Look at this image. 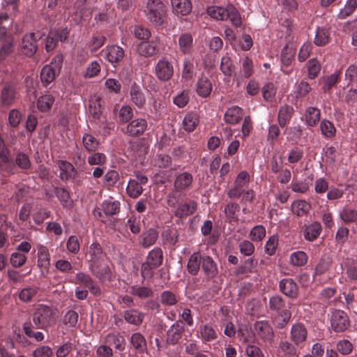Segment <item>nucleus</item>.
<instances>
[{"label": "nucleus", "mask_w": 357, "mask_h": 357, "mask_svg": "<svg viewBox=\"0 0 357 357\" xmlns=\"http://www.w3.org/2000/svg\"><path fill=\"white\" fill-rule=\"evenodd\" d=\"M52 354L50 347L43 345L36 349L33 352V357H50Z\"/></svg>", "instance_id": "obj_64"}, {"label": "nucleus", "mask_w": 357, "mask_h": 357, "mask_svg": "<svg viewBox=\"0 0 357 357\" xmlns=\"http://www.w3.org/2000/svg\"><path fill=\"white\" fill-rule=\"evenodd\" d=\"M296 48L293 44H287L282 50L281 61L285 66H289L294 60Z\"/></svg>", "instance_id": "obj_28"}, {"label": "nucleus", "mask_w": 357, "mask_h": 357, "mask_svg": "<svg viewBox=\"0 0 357 357\" xmlns=\"http://www.w3.org/2000/svg\"><path fill=\"white\" fill-rule=\"evenodd\" d=\"M220 68L222 73L226 75H231L234 72V66L228 56L222 58Z\"/></svg>", "instance_id": "obj_59"}, {"label": "nucleus", "mask_w": 357, "mask_h": 357, "mask_svg": "<svg viewBox=\"0 0 357 357\" xmlns=\"http://www.w3.org/2000/svg\"><path fill=\"white\" fill-rule=\"evenodd\" d=\"M158 50V42L157 40H151V43L142 42L137 46V52L144 56H150L155 54Z\"/></svg>", "instance_id": "obj_16"}, {"label": "nucleus", "mask_w": 357, "mask_h": 357, "mask_svg": "<svg viewBox=\"0 0 357 357\" xmlns=\"http://www.w3.org/2000/svg\"><path fill=\"white\" fill-rule=\"evenodd\" d=\"M147 181L144 176H137V179L130 180L126 188L128 194L134 198L139 197L142 192V185L146 183Z\"/></svg>", "instance_id": "obj_8"}, {"label": "nucleus", "mask_w": 357, "mask_h": 357, "mask_svg": "<svg viewBox=\"0 0 357 357\" xmlns=\"http://www.w3.org/2000/svg\"><path fill=\"white\" fill-rule=\"evenodd\" d=\"M321 231V224L319 222H314L305 227L304 237L309 241H313L320 235Z\"/></svg>", "instance_id": "obj_18"}, {"label": "nucleus", "mask_w": 357, "mask_h": 357, "mask_svg": "<svg viewBox=\"0 0 357 357\" xmlns=\"http://www.w3.org/2000/svg\"><path fill=\"white\" fill-rule=\"evenodd\" d=\"M321 70V65L319 62L315 59H312L307 63L308 77L310 79L315 78L319 73Z\"/></svg>", "instance_id": "obj_51"}, {"label": "nucleus", "mask_w": 357, "mask_h": 357, "mask_svg": "<svg viewBox=\"0 0 357 357\" xmlns=\"http://www.w3.org/2000/svg\"><path fill=\"white\" fill-rule=\"evenodd\" d=\"M89 112L95 118H99L102 114V104L100 98L96 95L93 96L89 100Z\"/></svg>", "instance_id": "obj_33"}, {"label": "nucleus", "mask_w": 357, "mask_h": 357, "mask_svg": "<svg viewBox=\"0 0 357 357\" xmlns=\"http://www.w3.org/2000/svg\"><path fill=\"white\" fill-rule=\"evenodd\" d=\"M306 337L307 331L302 324H297L292 326L291 338L296 344L303 342L306 340Z\"/></svg>", "instance_id": "obj_17"}, {"label": "nucleus", "mask_w": 357, "mask_h": 357, "mask_svg": "<svg viewBox=\"0 0 357 357\" xmlns=\"http://www.w3.org/2000/svg\"><path fill=\"white\" fill-rule=\"evenodd\" d=\"M291 316L289 310H284L275 317L274 322L279 328H282L289 321Z\"/></svg>", "instance_id": "obj_57"}, {"label": "nucleus", "mask_w": 357, "mask_h": 357, "mask_svg": "<svg viewBox=\"0 0 357 357\" xmlns=\"http://www.w3.org/2000/svg\"><path fill=\"white\" fill-rule=\"evenodd\" d=\"M147 122L144 119L132 120L127 126V132L132 136H138L146 130Z\"/></svg>", "instance_id": "obj_13"}, {"label": "nucleus", "mask_w": 357, "mask_h": 357, "mask_svg": "<svg viewBox=\"0 0 357 357\" xmlns=\"http://www.w3.org/2000/svg\"><path fill=\"white\" fill-rule=\"evenodd\" d=\"M356 8L357 0H347L344 8L340 10L338 17L340 19L346 18L353 13Z\"/></svg>", "instance_id": "obj_43"}, {"label": "nucleus", "mask_w": 357, "mask_h": 357, "mask_svg": "<svg viewBox=\"0 0 357 357\" xmlns=\"http://www.w3.org/2000/svg\"><path fill=\"white\" fill-rule=\"evenodd\" d=\"M310 204L303 200H296L291 204L292 212L298 216L306 215L310 211Z\"/></svg>", "instance_id": "obj_27"}, {"label": "nucleus", "mask_w": 357, "mask_h": 357, "mask_svg": "<svg viewBox=\"0 0 357 357\" xmlns=\"http://www.w3.org/2000/svg\"><path fill=\"white\" fill-rule=\"evenodd\" d=\"M130 343L138 353H143L146 349L145 338L139 333L132 334L130 337Z\"/></svg>", "instance_id": "obj_30"}, {"label": "nucleus", "mask_w": 357, "mask_h": 357, "mask_svg": "<svg viewBox=\"0 0 357 357\" xmlns=\"http://www.w3.org/2000/svg\"><path fill=\"white\" fill-rule=\"evenodd\" d=\"M21 50L22 53L28 56H33L36 53L37 45L34 33H31L23 37Z\"/></svg>", "instance_id": "obj_11"}, {"label": "nucleus", "mask_w": 357, "mask_h": 357, "mask_svg": "<svg viewBox=\"0 0 357 357\" xmlns=\"http://www.w3.org/2000/svg\"><path fill=\"white\" fill-rule=\"evenodd\" d=\"M331 327L336 332H343L349 326V320L347 314L341 310H334L331 319Z\"/></svg>", "instance_id": "obj_4"}, {"label": "nucleus", "mask_w": 357, "mask_h": 357, "mask_svg": "<svg viewBox=\"0 0 357 357\" xmlns=\"http://www.w3.org/2000/svg\"><path fill=\"white\" fill-rule=\"evenodd\" d=\"M162 253L160 248L152 250L146 259V264H149L152 267H157L162 264Z\"/></svg>", "instance_id": "obj_34"}, {"label": "nucleus", "mask_w": 357, "mask_h": 357, "mask_svg": "<svg viewBox=\"0 0 357 357\" xmlns=\"http://www.w3.org/2000/svg\"><path fill=\"white\" fill-rule=\"evenodd\" d=\"M54 99L52 96L46 94L40 96L38 100V107L41 112L48 111L52 106Z\"/></svg>", "instance_id": "obj_45"}, {"label": "nucleus", "mask_w": 357, "mask_h": 357, "mask_svg": "<svg viewBox=\"0 0 357 357\" xmlns=\"http://www.w3.org/2000/svg\"><path fill=\"white\" fill-rule=\"evenodd\" d=\"M59 317L56 308L47 305H39L33 314V321L38 328L46 329L53 326Z\"/></svg>", "instance_id": "obj_1"}, {"label": "nucleus", "mask_w": 357, "mask_h": 357, "mask_svg": "<svg viewBox=\"0 0 357 357\" xmlns=\"http://www.w3.org/2000/svg\"><path fill=\"white\" fill-rule=\"evenodd\" d=\"M62 59L61 56L55 57L50 64L43 67L40 73V78L42 82L48 84L51 83L59 73L61 68Z\"/></svg>", "instance_id": "obj_3"}, {"label": "nucleus", "mask_w": 357, "mask_h": 357, "mask_svg": "<svg viewBox=\"0 0 357 357\" xmlns=\"http://www.w3.org/2000/svg\"><path fill=\"white\" fill-rule=\"evenodd\" d=\"M337 349L342 355H348L353 350V344L347 340H342L337 343Z\"/></svg>", "instance_id": "obj_61"}, {"label": "nucleus", "mask_w": 357, "mask_h": 357, "mask_svg": "<svg viewBox=\"0 0 357 357\" xmlns=\"http://www.w3.org/2000/svg\"><path fill=\"white\" fill-rule=\"evenodd\" d=\"M340 218L346 223L355 222L357 220V210L344 208L340 211Z\"/></svg>", "instance_id": "obj_44"}, {"label": "nucleus", "mask_w": 357, "mask_h": 357, "mask_svg": "<svg viewBox=\"0 0 357 357\" xmlns=\"http://www.w3.org/2000/svg\"><path fill=\"white\" fill-rule=\"evenodd\" d=\"M172 13L178 16H187L190 14L192 5L190 0H171Z\"/></svg>", "instance_id": "obj_5"}, {"label": "nucleus", "mask_w": 357, "mask_h": 357, "mask_svg": "<svg viewBox=\"0 0 357 357\" xmlns=\"http://www.w3.org/2000/svg\"><path fill=\"white\" fill-rule=\"evenodd\" d=\"M125 319L132 324L139 325L142 322V316L135 310H128L124 314Z\"/></svg>", "instance_id": "obj_53"}, {"label": "nucleus", "mask_w": 357, "mask_h": 357, "mask_svg": "<svg viewBox=\"0 0 357 357\" xmlns=\"http://www.w3.org/2000/svg\"><path fill=\"white\" fill-rule=\"evenodd\" d=\"M179 50L183 54L190 52L193 46V38L190 33H183L181 34L178 39Z\"/></svg>", "instance_id": "obj_20"}, {"label": "nucleus", "mask_w": 357, "mask_h": 357, "mask_svg": "<svg viewBox=\"0 0 357 357\" xmlns=\"http://www.w3.org/2000/svg\"><path fill=\"white\" fill-rule=\"evenodd\" d=\"M26 261V257L19 252H13L10 257V262L13 267H20L23 266Z\"/></svg>", "instance_id": "obj_62"}, {"label": "nucleus", "mask_w": 357, "mask_h": 357, "mask_svg": "<svg viewBox=\"0 0 357 357\" xmlns=\"http://www.w3.org/2000/svg\"><path fill=\"white\" fill-rule=\"evenodd\" d=\"M201 255L199 252L193 253L188 263V271L192 275H196L200 267Z\"/></svg>", "instance_id": "obj_36"}, {"label": "nucleus", "mask_w": 357, "mask_h": 357, "mask_svg": "<svg viewBox=\"0 0 357 357\" xmlns=\"http://www.w3.org/2000/svg\"><path fill=\"white\" fill-rule=\"evenodd\" d=\"M78 314L73 310L68 311L63 319V323L67 327H75L78 321Z\"/></svg>", "instance_id": "obj_54"}, {"label": "nucleus", "mask_w": 357, "mask_h": 357, "mask_svg": "<svg viewBox=\"0 0 357 357\" xmlns=\"http://www.w3.org/2000/svg\"><path fill=\"white\" fill-rule=\"evenodd\" d=\"M75 282L85 288H94L93 282L91 277L84 273H78L76 274Z\"/></svg>", "instance_id": "obj_46"}, {"label": "nucleus", "mask_w": 357, "mask_h": 357, "mask_svg": "<svg viewBox=\"0 0 357 357\" xmlns=\"http://www.w3.org/2000/svg\"><path fill=\"white\" fill-rule=\"evenodd\" d=\"M15 98V91L13 86L6 85L1 93V100L3 105H10Z\"/></svg>", "instance_id": "obj_32"}, {"label": "nucleus", "mask_w": 357, "mask_h": 357, "mask_svg": "<svg viewBox=\"0 0 357 357\" xmlns=\"http://www.w3.org/2000/svg\"><path fill=\"white\" fill-rule=\"evenodd\" d=\"M202 269L209 278L214 277L218 273L216 264L210 257H204L202 259Z\"/></svg>", "instance_id": "obj_29"}, {"label": "nucleus", "mask_w": 357, "mask_h": 357, "mask_svg": "<svg viewBox=\"0 0 357 357\" xmlns=\"http://www.w3.org/2000/svg\"><path fill=\"white\" fill-rule=\"evenodd\" d=\"M106 343L114 345L115 348L122 351L125 347V339L119 334H109L105 337Z\"/></svg>", "instance_id": "obj_37"}, {"label": "nucleus", "mask_w": 357, "mask_h": 357, "mask_svg": "<svg viewBox=\"0 0 357 357\" xmlns=\"http://www.w3.org/2000/svg\"><path fill=\"white\" fill-rule=\"evenodd\" d=\"M145 12L151 22L155 25H160L163 22L166 9L165 5L160 0H149Z\"/></svg>", "instance_id": "obj_2"}, {"label": "nucleus", "mask_w": 357, "mask_h": 357, "mask_svg": "<svg viewBox=\"0 0 357 357\" xmlns=\"http://www.w3.org/2000/svg\"><path fill=\"white\" fill-rule=\"evenodd\" d=\"M197 208V204L194 201H188L180 204L176 211V215L183 218L192 214Z\"/></svg>", "instance_id": "obj_26"}, {"label": "nucleus", "mask_w": 357, "mask_h": 357, "mask_svg": "<svg viewBox=\"0 0 357 357\" xmlns=\"http://www.w3.org/2000/svg\"><path fill=\"white\" fill-rule=\"evenodd\" d=\"M38 249V266L43 275L49 272L50 266V255L48 249L42 245L37 246Z\"/></svg>", "instance_id": "obj_6"}, {"label": "nucleus", "mask_w": 357, "mask_h": 357, "mask_svg": "<svg viewBox=\"0 0 357 357\" xmlns=\"http://www.w3.org/2000/svg\"><path fill=\"white\" fill-rule=\"evenodd\" d=\"M229 19L230 22L235 26H240L242 23L241 17L238 10L232 6L229 5L227 7V19Z\"/></svg>", "instance_id": "obj_42"}, {"label": "nucleus", "mask_w": 357, "mask_h": 357, "mask_svg": "<svg viewBox=\"0 0 357 357\" xmlns=\"http://www.w3.org/2000/svg\"><path fill=\"white\" fill-rule=\"evenodd\" d=\"M279 351L285 356H294L296 355L295 347L288 341H281L279 344Z\"/></svg>", "instance_id": "obj_60"}, {"label": "nucleus", "mask_w": 357, "mask_h": 357, "mask_svg": "<svg viewBox=\"0 0 357 357\" xmlns=\"http://www.w3.org/2000/svg\"><path fill=\"white\" fill-rule=\"evenodd\" d=\"M87 257L91 264L100 263L103 261V254L99 244L92 243L89 248Z\"/></svg>", "instance_id": "obj_22"}, {"label": "nucleus", "mask_w": 357, "mask_h": 357, "mask_svg": "<svg viewBox=\"0 0 357 357\" xmlns=\"http://www.w3.org/2000/svg\"><path fill=\"white\" fill-rule=\"evenodd\" d=\"M254 67L252 61L248 57H245L241 60V73L245 78L250 77L253 73Z\"/></svg>", "instance_id": "obj_49"}, {"label": "nucleus", "mask_w": 357, "mask_h": 357, "mask_svg": "<svg viewBox=\"0 0 357 357\" xmlns=\"http://www.w3.org/2000/svg\"><path fill=\"white\" fill-rule=\"evenodd\" d=\"M292 108L287 105L281 107L278 113V123L280 126L284 127L289 122L292 114Z\"/></svg>", "instance_id": "obj_39"}, {"label": "nucleus", "mask_w": 357, "mask_h": 357, "mask_svg": "<svg viewBox=\"0 0 357 357\" xmlns=\"http://www.w3.org/2000/svg\"><path fill=\"white\" fill-rule=\"evenodd\" d=\"M107 158L101 153H96L91 155L88 158V162L91 165H103L106 163Z\"/></svg>", "instance_id": "obj_63"}, {"label": "nucleus", "mask_w": 357, "mask_h": 357, "mask_svg": "<svg viewBox=\"0 0 357 357\" xmlns=\"http://www.w3.org/2000/svg\"><path fill=\"white\" fill-rule=\"evenodd\" d=\"M102 207L105 214L114 215L119 210V203L115 201H105L103 202Z\"/></svg>", "instance_id": "obj_56"}, {"label": "nucleus", "mask_w": 357, "mask_h": 357, "mask_svg": "<svg viewBox=\"0 0 357 357\" xmlns=\"http://www.w3.org/2000/svg\"><path fill=\"white\" fill-rule=\"evenodd\" d=\"M158 237V232L153 229H150L148 231H145L142 234L143 241L142 245L144 247H149L153 245Z\"/></svg>", "instance_id": "obj_47"}, {"label": "nucleus", "mask_w": 357, "mask_h": 357, "mask_svg": "<svg viewBox=\"0 0 357 357\" xmlns=\"http://www.w3.org/2000/svg\"><path fill=\"white\" fill-rule=\"evenodd\" d=\"M206 13L211 17L216 20H225L227 19V8L211 6L207 8Z\"/></svg>", "instance_id": "obj_31"}, {"label": "nucleus", "mask_w": 357, "mask_h": 357, "mask_svg": "<svg viewBox=\"0 0 357 357\" xmlns=\"http://www.w3.org/2000/svg\"><path fill=\"white\" fill-rule=\"evenodd\" d=\"M89 268L100 280H106L110 278L111 269L104 260L100 263L91 264Z\"/></svg>", "instance_id": "obj_9"}, {"label": "nucleus", "mask_w": 357, "mask_h": 357, "mask_svg": "<svg viewBox=\"0 0 357 357\" xmlns=\"http://www.w3.org/2000/svg\"><path fill=\"white\" fill-rule=\"evenodd\" d=\"M320 130L321 134L327 138H332L335 137L336 129L334 125L328 120H323L320 124Z\"/></svg>", "instance_id": "obj_40"}, {"label": "nucleus", "mask_w": 357, "mask_h": 357, "mask_svg": "<svg viewBox=\"0 0 357 357\" xmlns=\"http://www.w3.org/2000/svg\"><path fill=\"white\" fill-rule=\"evenodd\" d=\"M320 110L316 107H309L305 114V121L308 126L313 127L320 120Z\"/></svg>", "instance_id": "obj_24"}, {"label": "nucleus", "mask_w": 357, "mask_h": 357, "mask_svg": "<svg viewBox=\"0 0 357 357\" xmlns=\"http://www.w3.org/2000/svg\"><path fill=\"white\" fill-rule=\"evenodd\" d=\"M255 329L259 336L264 341L271 342L273 340L274 333L271 326L265 321H257Z\"/></svg>", "instance_id": "obj_12"}, {"label": "nucleus", "mask_w": 357, "mask_h": 357, "mask_svg": "<svg viewBox=\"0 0 357 357\" xmlns=\"http://www.w3.org/2000/svg\"><path fill=\"white\" fill-rule=\"evenodd\" d=\"M130 100L138 107H142L146 103V97L142 89L134 84L130 89Z\"/></svg>", "instance_id": "obj_19"}, {"label": "nucleus", "mask_w": 357, "mask_h": 357, "mask_svg": "<svg viewBox=\"0 0 357 357\" xmlns=\"http://www.w3.org/2000/svg\"><path fill=\"white\" fill-rule=\"evenodd\" d=\"M184 331V324L182 321H177L167 331V341L174 344L181 339Z\"/></svg>", "instance_id": "obj_10"}, {"label": "nucleus", "mask_w": 357, "mask_h": 357, "mask_svg": "<svg viewBox=\"0 0 357 357\" xmlns=\"http://www.w3.org/2000/svg\"><path fill=\"white\" fill-rule=\"evenodd\" d=\"M117 107L118 105H116L114 107V112L116 114L120 122H128L133 116V111L130 105H123L119 109H118Z\"/></svg>", "instance_id": "obj_25"}, {"label": "nucleus", "mask_w": 357, "mask_h": 357, "mask_svg": "<svg viewBox=\"0 0 357 357\" xmlns=\"http://www.w3.org/2000/svg\"><path fill=\"white\" fill-rule=\"evenodd\" d=\"M199 123V118L197 114H188L183 121V128L186 131L191 132L195 130Z\"/></svg>", "instance_id": "obj_35"}, {"label": "nucleus", "mask_w": 357, "mask_h": 357, "mask_svg": "<svg viewBox=\"0 0 357 357\" xmlns=\"http://www.w3.org/2000/svg\"><path fill=\"white\" fill-rule=\"evenodd\" d=\"M329 37L330 34L327 29L318 28L314 38V43L318 46L324 45L328 43Z\"/></svg>", "instance_id": "obj_41"}, {"label": "nucleus", "mask_w": 357, "mask_h": 357, "mask_svg": "<svg viewBox=\"0 0 357 357\" xmlns=\"http://www.w3.org/2000/svg\"><path fill=\"white\" fill-rule=\"evenodd\" d=\"M243 112L241 108L234 106L227 109L225 114V121L229 124H236L243 118Z\"/></svg>", "instance_id": "obj_15"}, {"label": "nucleus", "mask_w": 357, "mask_h": 357, "mask_svg": "<svg viewBox=\"0 0 357 357\" xmlns=\"http://www.w3.org/2000/svg\"><path fill=\"white\" fill-rule=\"evenodd\" d=\"M173 73V66L167 60L161 59L155 66L156 76L162 81L169 80L172 77Z\"/></svg>", "instance_id": "obj_7"}, {"label": "nucleus", "mask_w": 357, "mask_h": 357, "mask_svg": "<svg viewBox=\"0 0 357 357\" xmlns=\"http://www.w3.org/2000/svg\"><path fill=\"white\" fill-rule=\"evenodd\" d=\"M201 337L205 341H211L216 338V333L212 327L204 325L200 327Z\"/></svg>", "instance_id": "obj_55"}, {"label": "nucleus", "mask_w": 357, "mask_h": 357, "mask_svg": "<svg viewBox=\"0 0 357 357\" xmlns=\"http://www.w3.org/2000/svg\"><path fill=\"white\" fill-rule=\"evenodd\" d=\"M59 168L61 170L60 178L62 180H67L75 176V169L73 165L67 162L61 161L59 162Z\"/></svg>", "instance_id": "obj_38"}, {"label": "nucleus", "mask_w": 357, "mask_h": 357, "mask_svg": "<svg viewBox=\"0 0 357 357\" xmlns=\"http://www.w3.org/2000/svg\"><path fill=\"white\" fill-rule=\"evenodd\" d=\"M197 93L202 97L208 96L212 91V84L208 77H201L197 83Z\"/></svg>", "instance_id": "obj_21"}, {"label": "nucleus", "mask_w": 357, "mask_h": 357, "mask_svg": "<svg viewBox=\"0 0 357 357\" xmlns=\"http://www.w3.org/2000/svg\"><path fill=\"white\" fill-rule=\"evenodd\" d=\"M106 56L109 62L113 66L119 63L124 56L123 50L117 45H112L106 50Z\"/></svg>", "instance_id": "obj_14"}, {"label": "nucleus", "mask_w": 357, "mask_h": 357, "mask_svg": "<svg viewBox=\"0 0 357 357\" xmlns=\"http://www.w3.org/2000/svg\"><path fill=\"white\" fill-rule=\"evenodd\" d=\"M262 94L264 99L266 101H272L276 93V89L273 84L267 83L262 88Z\"/></svg>", "instance_id": "obj_58"}, {"label": "nucleus", "mask_w": 357, "mask_h": 357, "mask_svg": "<svg viewBox=\"0 0 357 357\" xmlns=\"http://www.w3.org/2000/svg\"><path fill=\"white\" fill-rule=\"evenodd\" d=\"M266 236V229L261 225L255 226L250 233V238L253 241H261Z\"/></svg>", "instance_id": "obj_52"}, {"label": "nucleus", "mask_w": 357, "mask_h": 357, "mask_svg": "<svg viewBox=\"0 0 357 357\" xmlns=\"http://www.w3.org/2000/svg\"><path fill=\"white\" fill-rule=\"evenodd\" d=\"M307 257L306 254L302 251L292 253L290 257V263L295 266H303L306 264Z\"/></svg>", "instance_id": "obj_50"}, {"label": "nucleus", "mask_w": 357, "mask_h": 357, "mask_svg": "<svg viewBox=\"0 0 357 357\" xmlns=\"http://www.w3.org/2000/svg\"><path fill=\"white\" fill-rule=\"evenodd\" d=\"M192 176L188 172L178 174L174 181L176 189L182 190L188 188L192 183Z\"/></svg>", "instance_id": "obj_23"}, {"label": "nucleus", "mask_w": 357, "mask_h": 357, "mask_svg": "<svg viewBox=\"0 0 357 357\" xmlns=\"http://www.w3.org/2000/svg\"><path fill=\"white\" fill-rule=\"evenodd\" d=\"M82 142L84 148L88 151H93L98 149V142L91 134L85 133L82 137Z\"/></svg>", "instance_id": "obj_48"}]
</instances>
